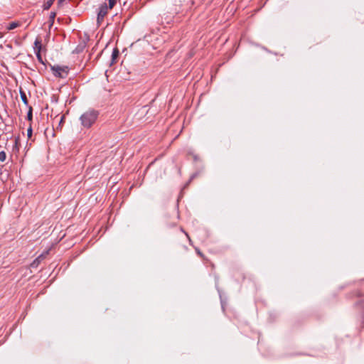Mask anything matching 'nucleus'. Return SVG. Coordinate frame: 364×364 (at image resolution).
Wrapping results in <instances>:
<instances>
[{"instance_id":"20e7f679","label":"nucleus","mask_w":364,"mask_h":364,"mask_svg":"<svg viewBox=\"0 0 364 364\" xmlns=\"http://www.w3.org/2000/svg\"><path fill=\"white\" fill-rule=\"evenodd\" d=\"M44 256L43 254L39 255L31 264V267L36 268L38 267V264L41 262L42 259H43Z\"/></svg>"},{"instance_id":"9b49d317","label":"nucleus","mask_w":364,"mask_h":364,"mask_svg":"<svg viewBox=\"0 0 364 364\" xmlns=\"http://www.w3.org/2000/svg\"><path fill=\"white\" fill-rule=\"evenodd\" d=\"M33 119V109L32 107L29 106L28 111L27 113V119L28 121H32Z\"/></svg>"},{"instance_id":"9d476101","label":"nucleus","mask_w":364,"mask_h":364,"mask_svg":"<svg viewBox=\"0 0 364 364\" xmlns=\"http://www.w3.org/2000/svg\"><path fill=\"white\" fill-rule=\"evenodd\" d=\"M119 55V50L117 48H114L112 51V63H113L114 60L117 59V58Z\"/></svg>"},{"instance_id":"f257e3e1","label":"nucleus","mask_w":364,"mask_h":364,"mask_svg":"<svg viewBox=\"0 0 364 364\" xmlns=\"http://www.w3.org/2000/svg\"><path fill=\"white\" fill-rule=\"evenodd\" d=\"M100 112L94 109H89L80 117L81 126L85 129H90L98 119Z\"/></svg>"},{"instance_id":"f3484780","label":"nucleus","mask_w":364,"mask_h":364,"mask_svg":"<svg viewBox=\"0 0 364 364\" xmlns=\"http://www.w3.org/2000/svg\"><path fill=\"white\" fill-rule=\"evenodd\" d=\"M186 235L188 237H188V233H186ZM188 239L190 240V238H188Z\"/></svg>"},{"instance_id":"1a4fd4ad","label":"nucleus","mask_w":364,"mask_h":364,"mask_svg":"<svg viewBox=\"0 0 364 364\" xmlns=\"http://www.w3.org/2000/svg\"><path fill=\"white\" fill-rule=\"evenodd\" d=\"M19 26H20V23L18 22L14 21V22H11V23H9L6 28L8 31H11V30H13V29L17 28Z\"/></svg>"},{"instance_id":"2eb2a0df","label":"nucleus","mask_w":364,"mask_h":364,"mask_svg":"<svg viewBox=\"0 0 364 364\" xmlns=\"http://www.w3.org/2000/svg\"><path fill=\"white\" fill-rule=\"evenodd\" d=\"M33 129L31 125L30 124L29 127L27 129V135L28 137H31L32 136Z\"/></svg>"},{"instance_id":"39448f33","label":"nucleus","mask_w":364,"mask_h":364,"mask_svg":"<svg viewBox=\"0 0 364 364\" xmlns=\"http://www.w3.org/2000/svg\"><path fill=\"white\" fill-rule=\"evenodd\" d=\"M34 51L36 52L38 49H40V51L41 50V40L39 38H37L34 42V47H33Z\"/></svg>"},{"instance_id":"423d86ee","label":"nucleus","mask_w":364,"mask_h":364,"mask_svg":"<svg viewBox=\"0 0 364 364\" xmlns=\"http://www.w3.org/2000/svg\"><path fill=\"white\" fill-rule=\"evenodd\" d=\"M20 97H21V99L22 102L24 103V105L28 106V99H27V97H26V92L24 91L20 90Z\"/></svg>"},{"instance_id":"0eeeda50","label":"nucleus","mask_w":364,"mask_h":364,"mask_svg":"<svg viewBox=\"0 0 364 364\" xmlns=\"http://www.w3.org/2000/svg\"><path fill=\"white\" fill-rule=\"evenodd\" d=\"M55 16H56V13L55 12L52 11L50 14V16H49V28H51L53 26Z\"/></svg>"},{"instance_id":"4468645a","label":"nucleus","mask_w":364,"mask_h":364,"mask_svg":"<svg viewBox=\"0 0 364 364\" xmlns=\"http://www.w3.org/2000/svg\"><path fill=\"white\" fill-rule=\"evenodd\" d=\"M117 0H108L109 1V9H112L114 5L116 4Z\"/></svg>"},{"instance_id":"f03ea898","label":"nucleus","mask_w":364,"mask_h":364,"mask_svg":"<svg viewBox=\"0 0 364 364\" xmlns=\"http://www.w3.org/2000/svg\"><path fill=\"white\" fill-rule=\"evenodd\" d=\"M51 70L55 77L60 78L66 77L69 72L68 66L54 65L51 67Z\"/></svg>"},{"instance_id":"dca6fc26","label":"nucleus","mask_w":364,"mask_h":364,"mask_svg":"<svg viewBox=\"0 0 364 364\" xmlns=\"http://www.w3.org/2000/svg\"><path fill=\"white\" fill-rule=\"evenodd\" d=\"M65 0H58V6L60 7Z\"/></svg>"},{"instance_id":"7ed1b4c3","label":"nucleus","mask_w":364,"mask_h":364,"mask_svg":"<svg viewBox=\"0 0 364 364\" xmlns=\"http://www.w3.org/2000/svg\"><path fill=\"white\" fill-rule=\"evenodd\" d=\"M108 9H109V8L106 3H103L100 6L97 17V22L98 25H100L103 21L105 16L107 14Z\"/></svg>"},{"instance_id":"6e6552de","label":"nucleus","mask_w":364,"mask_h":364,"mask_svg":"<svg viewBox=\"0 0 364 364\" xmlns=\"http://www.w3.org/2000/svg\"><path fill=\"white\" fill-rule=\"evenodd\" d=\"M55 0H48L43 5V10H48L53 4Z\"/></svg>"},{"instance_id":"f8f14e48","label":"nucleus","mask_w":364,"mask_h":364,"mask_svg":"<svg viewBox=\"0 0 364 364\" xmlns=\"http://www.w3.org/2000/svg\"><path fill=\"white\" fill-rule=\"evenodd\" d=\"M36 58L38 60L39 63H42V64H44L43 63V58H42V56L41 55V51H40V49H38V50L36 51Z\"/></svg>"},{"instance_id":"ddd939ff","label":"nucleus","mask_w":364,"mask_h":364,"mask_svg":"<svg viewBox=\"0 0 364 364\" xmlns=\"http://www.w3.org/2000/svg\"><path fill=\"white\" fill-rule=\"evenodd\" d=\"M6 159V154L4 151H0V161L4 162Z\"/></svg>"}]
</instances>
